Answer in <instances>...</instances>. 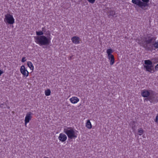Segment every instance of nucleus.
<instances>
[{
    "mask_svg": "<svg viewBox=\"0 0 158 158\" xmlns=\"http://www.w3.org/2000/svg\"><path fill=\"white\" fill-rule=\"evenodd\" d=\"M35 42L40 46L48 45L50 43L51 38L44 35L35 37Z\"/></svg>",
    "mask_w": 158,
    "mask_h": 158,
    "instance_id": "f257e3e1",
    "label": "nucleus"
},
{
    "mask_svg": "<svg viewBox=\"0 0 158 158\" xmlns=\"http://www.w3.org/2000/svg\"><path fill=\"white\" fill-rule=\"evenodd\" d=\"M64 132L70 139H75L77 137V131L72 127H66L64 128Z\"/></svg>",
    "mask_w": 158,
    "mask_h": 158,
    "instance_id": "f03ea898",
    "label": "nucleus"
},
{
    "mask_svg": "<svg viewBox=\"0 0 158 158\" xmlns=\"http://www.w3.org/2000/svg\"><path fill=\"white\" fill-rule=\"evenodd\" d=\"M144 39V42L143 44V47L146 50L152 51L154 49V48H153V46H152V44L151 43H152L153 40H155V39L154 38L150 36L145 38Z\"/></svg>",
    "mask_w": 158,
    "mask_h": 158,
    "instance_id": "7ed1b4c3",
    "label": "nucleus"
},
{
    "mask_svg": "<svg viewBox=\"0 0 158 158\" xmlns=\"http://www.w3.org/2000/svg\"><path fill=\"white\" fill-rule=\"evenodd\" d=\"M149 0H132V2L140 8L145 10V7L149 6Z\"/></svg>",
    "mask_w": 158,
    "mask_h": 158,
    "instance_id": "20e7f679",
    "label": "nucleus"
},
{
    "mask_svg": "<svg viewBox=\"0 0 158 158\" xmlns=\"http://www.w3.org/2000/svg\"><path fill=\"white\" fill-rule=\"evenodd\" d=\"M144 64L145 65H144V68L145 69L146 71H148L151 73H153L155 72L152 63L150 60H145Z\"/></svg>",
    "mask_w": 158,
    "mask_h": 158,
    "instance_id": "39448f33",
    "label": "nucleus"
},
{
    "mask_svg": "<svg viewBox=\"0 0 158 158\" xmlns=\"http://www.w3.org/2000/svg\"><path fill=\"white\" fill-rule=\"evenodd\" d=\"M141 95L143 97L146 98L150 96L156 97L155 92L152 90H144L141 92Z\"/></svg>",
    "mask_w": 158,
    "mask_h": 158,
    "instance_id": "423d86ee",
    "label": "nucleus"
},
{
    "mask_svg": "<svg viewBox=\"0 0 158 158\" xmlns=\"http://www.w3.org/2000/svg\"><path fill=\"white\" fill-rule=\"evenodd\" d=\"M5 20L7 23L10 24H13L15 22V19L13 16L10 14H7L5 15V19H4L5 21Z\"/></svg>",
    "mask_w": 158,
    "mask_h": 158,
    "instance_id": "0eeeda50",
    "label": "nucleus"
},
{
    "mask_svg": "<svg viewBox=\"0 0 158 158\" xmlns=\"http://www.w3.org/2000/svg\"><path fill=\"white\" fill-rule=\"evenodd\" d=\"M20 71L22 74L26 77H27L28 76L29 73L25 69V66L24 65H22L21 66L20 69Z\"/></svg>",
    "mask_w": 158,
    "mask_h": 158,
    "instance_id": "6e6552de",
    "label": "nucleus"
},
{
    "mask_svg": "<svg viewBox=\"0 0 158 158\" xmlns=\"http://www.w3.org/2000/svg\"><path fill=\"white\" fill-rule=\"evenodd\" d=\"M32 114H33L30 112L27 113L25 119V125L29 123L30 120H31L32 118L31 115Z\"/></svg>",
    "mask_w": 158,
    "mask_h": 158,
    "instance_id": "1a4fd4ad",
    "label": "nucleus"
},
{
    "mask_svg": "<svg viewBox=\"0 0 158 158\" xmlns=\"http://www.w3.org/2000/svg\"><path fill=\"white\" fill-rule=\"evenodd\" d=\"M107 15L108 18H111L116 16L114 10H109L107 12Z\"/></svg>",
    "mask_w": 158,
    "mask_h": 158,
    "instance_id": "9d476101",
    "label": "nucleus"
},
{
    "mask_svg": "<svg viewBox=\"0 0 158 158\" xmlns=\"http://www.w3.org/2000/svg\"><path fill=\"white\" fill-rule=\"evenodd\" d=\"M58 139L60 141L64 142L66 140L67 136L65 134L61 133L60 134L58 137Z\"/></svg>",
    "mask_w": 158,
    "mask_h": 158,
    "instance_id": "9b49d317",
    "label": "nucleus"
},
{
    "mask_svg": "<svg viewBox=\"0 0 158 158\" xmlns=\"http://www.w3.org/2000/svg\"><path fill=\"white\" fill-rule=\"evenodd\" d=\"M147 98H145L144 101H149L151 103H154L156 101V97L150 96L147 97Z\"/></svg>",
    "mask_w": 158,
    "mask_h": 158,
    "instance_id": "f8f14e48",
    "label": "nucleus"
},
{
    "mask_svg": "<svg viewBox=\"0 0 158 158\" xmlns=\"http://www.w3.org/2000/svg\"><path fill=\"white\" fill-rule=\"evenodd\" d=\"M73 43L75 44H78L80 43V38L78 36H74L71 38Z\"/></svg>",
    "mask_w": 158,
    "mask_h": 158,
    "instance_id": "ddd939ff",
    "label": "nucleus"
},
{
    "mask_svg": "<svg viewBox=\"0 0 158 158\" xmlns=\"http://www.w3.org/2000/svg\"><path fill=\"white\" fill-rule=\"evenodd\" d=\"M108 58L110 60V64L111 65H113L114 62V56L111 55L107 56Z\"/></svg>",
    "mask_w": 158,
    "mask_h": 158,
    "instance_id": "4468645a",
    "label": "nucleus"
},
{
    "mask_svg": "<svg viewBox=\"0 0 158 158\" xmlns=\"http://www.w3.org/2000/svg\"><path fill=\"white\" fill-rule=\"evenodd\" d=\"M70 101L72 103H76L79 101V99L77 97H74L70 99Z\"/></svg>",
    "mask_w": 158,
    "mask_h": 158,
    "instance_id": "2eb2a0df",
    "label": "nucleus"
},
{
    "mask_svg": "<svg viewBox=\"0 0 158 158\" xmlns=\"http://www.w3.org/2000/svg\"><path fill=\"white\" fill-rule=\"evenodd\" d=\"M86 127L89 129H90L92 128V125L89 120H87L86 123Z\"/></svg>",
    "mask_w": 158,
    "mask_h": 158,
    "instance_id": "dca6fc26",
    "label": "nucleus"
},
{
    "mask_svg": "<svg viewBox=\"0 0 158 158\" xmlns=\"http://www.w3.org/2000/svg\"><path fill=\"white\" fill-rule=\"evenodd\" d=\"M27 64L30 69L31 70H33L34 66L32 63L30 61H28L27 62Z\"/></svg>",
    "mask_w": 158,
    "mask_h": 158,
    "instance_id": "f3484780",
    "label": "nucleus"
},
{
    "mask_svg": "<svg viewBox=\"0 0 158 158\" xmlns=\"http://www.w3.org/2000/svg\"><path fill=\"white\" fill-rule=\"evenodd\" d=\"M113 52L112 49H108L106 51V53L107 54L108 56H110L111 55H113L111 54Z\"/></svg>",
    "mask_w": 158,
    "mask_h": 158,
    "instance_id": "a211bd4d",
    "label": "nucleus"
},
{
    "mask_svg": "<svg viewBox=\"0 0 158 158\" xmlns=\"http://www.w3.org/2000/svg\"><path fill=\"white\" fill-rule=\"evenodd\" d=\"M144 131L142 128H140L138 129V134L141 135L143 133Z\"/></svg>",
    "mask_w": 158,
    "mask_h": 158,
    "instance_id": "6ab92c4d",
    "label": "nucleus"
},
{
    "mask_svg": "<svg viewBox=\"0 0 158 158\" xmlns=\"http://www.w3.org/2000/svg\"><path fill=\"white\" fill-rule=\"evenodd\" d=\"M36 35L38 36H40L41 35H43L44 34V32H43V31H36Z\"/></svg>",
    "mask_w": 158,
    "mask_h": 158,
    "instance_id": "aec40b11",
    "label": "nucleus"
},
{
    "mask_svg": "<svg viewBox=\"0 0 158 158\" xmlns=\"http://www.w3.org/2000/svg\"><path fill=\"white\" fill-rule=\"evenodd\" d=\"M51 91L49 89H48L45 91V94L47 96H49L50 95Z\"/></svg>",
    "mask_w": 158,
    "mask_h": 158,
    "instance_id": "412c9836",
    "label": "nucleus"
},
{
    "mask_svg": "<svg viewBox=\"0 0 158 158\" xmlns=\"http://www.w3.org/2000/svg\"><path fill=\"white\" fill-rule=\"evenodd\" d=\"M152 46H153V47H155V48H158V42H155L153 44H152Z\"/></svg>",
    "mask_w": 158,
    "mask_h": 158,
    "instance_id": "4be33fe9",
    "label": "nucleus"
},
{
    "mask_svg": "<svg viewBox=\"0 0 158 158\" xmlns=\"http://www.w3.org/2000/svg\"><path fill=\"white\" fill-rule=\"evenodd\" d=\"M6 105V104L5 103H1L0 104V107L2 108H5V107L4 106Z\"/></svg>",
    "mask_w": 158,
    "mask_h": 158,
    "instance_id": "5701e85b",
    "label": "nucleus"
},
{
    "mask_svg": "<svg viewBox=\"0 0 158 158\" xmlns=\"http://www.w3.org/2000/svg\"><path fill=\"white\" fill-rule=\"evenodd\" d=\"M155 121L157 123L158 122V114H157L155 119H154Z\"/></svg>",
    "mask_w": 158,
    "mask_h": 158,
    "instance_id": "b1692460",
    "label": "nucleus"
},
{
    "mask_svg": "<svg viewBox=\"0 0 158 158\" xmlns=\"http://www.w3.org/2000/svg\"><path fill=\"white\" fill-rule=\"evenodd\" d=\"M87 0L89 2H90L92 4H93L95 2V0Z\"/></svg>",
    "mask_w": 158,
    "mask_h": 158,
    "instance_id": "393cba45",
    "label": "nucleus"
},
{
    "mask_svg": "<svg viewBox=\"0 0 158 158\" xmlns=\"http://www.w3.org/2000/svg\"><path fill=\"white\" fill-rule=\"evenodd\" d=\"M46 28H45V27H44L42 28L41 31H43V32L44 33V32H46Z\"/></svg>",
    "mask_w": 158,
    "mask_h": 158,
    "instance_id": "a878e982",
    "label": "nucleus"
},
{
    "mask_svg": "<svg viewBox=\"0 0 158 158\" xmlns=\"http://www.w3.org/2000/svg\"><path fill=\"white\" fill-rule=\"evenodd\" d=\"M26 57H23L22 58V59L21 60V61L22 62H24L26 61Z\"/></svg>",
    "mask_w": 158,
    "mask_h": 158,
    "instance_id": "bb28decb",
    "label": "nucleus"
},
{
    "mask_svg": "<svg viewBox=\"0 0 158 158\" xmlns=\"http://www.w3.org/2000/svg\"><path fill=\"white\" fill-rule=\"evenodd\" d=\"M155 70L158 71V64L155 67Z\"/></svg>",
    "mask_w": 158,
    "mask_h": 158,
    "instance_id": "cd10ccee",
    "label": "nucleus"
},
{
    "mask_svg": "<svg viewBox=\"0 0 158 158\" xmlns=\"http://www.w3.org/2000/svg\"><path fill=\"white\" fill-rule=\"evenodd\" d=\"M3 73V72L1 70H0V76Z\"/></svg>",
    "mask_w": 158,
    "mask_h": 158,
    "instance_id": "c85d7f7f",
    "label": "nucleus"
},
{
    "mask_svg": "<svg viewBox=\"0 0 158 158\" xmlns=\"http://www.w3.org/2000/svg\"><path fill=\"white\" fill-rule=\"evenodd\" d=\"M47 34L48 35H50V32L49 31H48L47 32Z\"/></svg>",
    "mask_w": 158,
    "mask_h": 158,
    "instance_id": "c756f323",
    "label": "nucleus"
}]
</instances>
